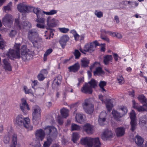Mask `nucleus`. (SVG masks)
I'll return each mask as SVG.
<instances>
[{
  "label": "nucleus",
  "instance_id": "nucleus-1",
  "mask_svg": "<svg viewBox=\"0 0 147 147\" xmlns=\"http://www.w3.org/2000/svg\"><path fill=\"white\" fill-rule=\"evenodd\" d=\"M13 122L20 127L24 126L28 131L33 130V127L30 125V119L28 117H24L22 115H19L14 119Z\"/></svg>",
  "mask_w": 147,
  "mask_h": 147
},
{
  "label": "nucleus",
  "instance_id": "nucleus-2",
  "mask_svg": "<svg viewBox=\"0 0 147 147\" xmlns=\"http://www.w3.org/2000/svg\"><path fill=\"white\" fill-rule=\"evenodd\" d=\"M81 143L83 145L87 144L86 147H92L93 144L94 147H100L101 144L98 138H88L86 137L81 140Z\"/></svg>",
  "mask_w": 147,
  "mask_h": 147
},
{
  "label": "nucleus",
  "instance_id": "nucleus-3",
  "mask_svg": "<svg viewBox=\"0 0 147 147\" xmlns=\"http://www.w3.org/2000/svg\"><path fill=\"white\" fill-rule=\"evenodd\" d=\"M38 37V34L37 30L34 29L29 30L28 32V38L32 43L34 47H36L38 45L37 39Z\"/></svg>",
  "mask_w": 147,
  "mask_h": 147
},
{
  "label": "nucleus",
  "instance_id": "nucleus-4",
  "mask_svg": "<svg viewBox=\"0 0 147 147\" xmlns=\"http://www.w3.org/2000/svg\"><path fill=\"white\" fill-rule=\"evenodd\" d=\"M21 57L23 60L26 61L30 59L32 57L33 52L28 49L26 47L23 45L21 49Z\"/></svg>",
  "mask_w": 147,
  "mask_h": 147
},
{
  "label": "nucleus",
  "instance_id": "nucleus-5",
  "mask_svg": "<svg viewBox=\"0 0 147 147\" xmlns=\"http://www.w3.org/2000/svg\"><path fill=\"white\" fill-rule=\"evenodd\" d=\"M41 110L40 107L37 105L34 106L32 108V120L33 123L37 122L40 120L41 117Z\"/></svg>",
  "mask_w": 147,
  "mask_h": 147
},
{
  "label": "nucleus",
  "instance_id": "nucleus-6",
  "mask_svg": "<svg viewBox=\"0 0 147 147\" xmlns=\"http://www.w3.org/2000/svg\"><path fill=\"white\" fill-rule=\"evenodd\" d=\"M32 6L27 5L24 2L20 3L18 5L17 9L20 12L23 14L28 13L32 10Z\"/></svg>",
  "mask_w": 147,
  "mask_h": 147
},
{
  "label": "nucleus",
  "instance_id": "nucleus-7",
  "mask_svg": "<svg viewBox=\"0 0 147 147\" xmlns=\"http://www.w3.org/2000/svg\"><path fill=\"white\" fill-rule=\"evenodd\" d=\"M6 55L11 59H19L21 58L20 51L18 50L9 49L6 54Z\"/></svg>",
  "mask_w": 147,
  "mask_h": 147
},
{
  "label": "nucleus",
  "instance_id": "nucleus-8",
  "mask_svg": "<svg viewBox=\"0 0 147 147\" xmlns=\"http://www.w3.org/2000/svg\"><path fill=\"white\" fill-rule=\"evenodd\" d=\"M20 100L21 102L19 104L20 109L23 113L26 114L27 113V111L30 110L29 105L25 98H22Z\"/></svg>",
  "mask_w": 147,
  "mask_h": 147
},
{
  "label": "nucleus",
  "instance_id": "nucleus-9",
  "mask_svg": "<svg viewBox=\"0 0 147 147\" xmlns=\"http://www.w3.org/2000/svg\"><path fill=\"white\" fill-rule=\"evenodd\" d=\"M99 99L101 101L102 103L106 104L107 110L110 111L113 107V104L111 102V100L109 99H106L105 100V97L102 95L98 96Z\"/></svg>",
  "mask_w": 147,
  "mask_h": 147
},
{
  "label": "nucleus",
  "instance_id": "nucleus-10",
  "mask_svg": "<svg viewBox=\"0 0 147 147\" xmlns=\"http://www.w3.org/2000/svg\"><path fill=\"white\" fill-rule=\"evenodd\" d=\"M2 21L3 23L4 26L9 27L13 24V16L10 14H7L3 17Z\"/></svg>",
  "mask_w": 147,
  "mask_h": 147
},
{
  "label": "nucleus",
  "instance_id": "nucleus-11",
  "mask_svg": "<svg viewBox=\"0 0 147 147\" xmlns=\"http://www.w3.org/2000/svg\"><path fill=\"white\" fill-rule=\"evenodd\" d=\"M92 44L91 42L88 43L85 45L83 49L80 48V50L84 54H85L86 52H87L92 53L95 49V46L93 45Z\"/></svg>",
  "mask_w": 147,
  "mask_h": 147
},
{
  "label": "nucleus",
  "instance_id": "nucleus-12",
  "mask_svg": "<svg viewBox=\"0 0 147 147\" xmlns=\"http://www.w3.org/2000/svg\"><path fill=\"white\" fill-rule=\"evenodd\" d=\"M83 108L85 112L89 114H91L93 111V106L90 104L88 99L85 100L84 103L83 105Z\"/></svg>",
  "mask_w": 147,
  "mask_h": 147
},
{
  "label": "nucleus",
  "instance_id": "nucleus-13",
  "mask_svg": "<svg viewBox=\"0 0 147 147\" xmlns=\"http://www.w3.org/2000/svg\"><path fill=\"white\" fill-rule=\"evenodd\" d=\"M47 134L51 137H56L57 134V129L53 126H47L45 128Z\"/></svg>",
  "mask_w": 147,
  "mask_h": 147
},
{
  "label": "nucleus",
  "instance_id": "nucleus-14",
  "mask_svg": "<svg viewBox=\"0 0 147 147\" xmlns=\"http://www.w3.org/2000/svg\"><path fill=\"white\" fill-rule=\"evenodd\" d=\"M69 38L67 35H63L61 37L59 42L62 49L65 48L67 42L69 41Z\"/></svg>",
  "mask_w": 147,
  "mask_h": 147
},
{
  "label": "nucleus",
  "instance_id": "nucleus-15",
  "mask_svg": "<svg viewBox=\"0 0 147 147\" xmlns=\"http://www.w3.org/2000/svg\"><path fill=\"white\" fill-rule=\"evenodd\" d=\"M45 133L42 129H40L36 131L35 135L36 138L38 140L42 141L45 136Z\"/></svg>",
  "mask_w": 147,
  "mask_h": 147
},
{
  "label": "nucleus",
  "instance_id": "nucleus-16",
  "mask_svg": "<svg viewBox=\"0 0 147 147\" xmlns=\"http://www.w3.org/2000/svg\"><path fill=\"white\" fill-rule=\"evenodd\" d=\"M81 91L86 94H92V90L87 83H85V85L82 87Z\"/></svg>",
  "mask_w": 147,
  "mask_h": 147
},
{
  "label": "nucleus",
  "instance_id": "nucleus-17",
  "mask_svg": "<svg viewBox=\"0 0 147 147\" xmlns=\"http://www.w3.org/2000/svg\"><path fill=\"white\" fill-rule=\"evenodd\" d=\"M93 127L90 124L87 123L83 127V130L89 134H92L93 132Z\"/></svg>",
  "mask_w": 147,
  "mask_h": 147
},
{
  "label": "nucleus",
  "instance_id": "nucleus-18",
  "mask_svg": "<svg viewBox=\"0 0 147 147\" xmlns=\"http://www.w3.org/2000/svg\"><path fill=\"white\" fill-rule=\"evenodd\" d=\"M113 137V134L111 131L106 129L102 133L101 136L102 139L104 140L107 138H111Z\"/></svg>",
  "mask_w": 147,
  "mask_h": 147
},
{
  "label": "nucleus",
  "instance_id": "nucleus-19",
  "mask_svg": "<svg viewBox=\"0 0 147 147\" xmlns=\"http://www.w3.org/2000/svg\"><path fill=\"white\" fill-rule=\"evenodd\" d=\"M106 115L107 113L105 112H102L100 113L98 119V122L99 124L101 126H103L104 125Z\"/></svg>",
  "mask_w": 147,
  "mask_h": 147
},
{
  "label": "nucleus",
  "instance_id": "nucleus-20",
  "mask_svg": "<svg viewBox=\"0 0 147 147\" xmlns=\"http://www.w3.org/2000/svg\"><path fill=\"white\" fill-rule=\"evenodd\" d=\"M80 65L78 62L75 63L74 65L69 66L68 67L69 71L70 72L76 73L79 69Z\"/></svg>",
  "mask_w": 147,
  "mask_h": 147
},
{
  "label": "nucleus",
  "instance_id": "nucleus-21",
  "mask_svg": "<svg viewBox=\"0 0 147 147\" xmlns=\"http://www.w3.org/2000/svg\"><path fill=\"white\" fill-rule=\"evenodd\" d=\"M47 24L49 27H53L57 26V22L54 18L51 19V17H49L47 19Z\"/></svg>",
  "mask_w": 147,
  "mask_h": 147
},
{
  "label": "nucleus",
  "instance_id": "nucleus-22",
  "mask_svg": "<svg viewBox=\"0 0 147 147\" xmlns=\"http://www.w3.org/2000/svg\"><path fill=\"white\" fill-rule=\"evenodd\" d=\"M112 114L114 119L118 121H120V118L123 116L121 113L115 110H113Z\"/></svg>",
  "mask_w": 147,
  "mask_h": 147
},
{
  "label": "nucleus",
  "instance_id": "nucleus-23",
  "mask_svg": "<svg viewBox=\"0 0 147 147\" xmlns=\"http://www.w3.org/2000/svg\"><path fill=\"white\" fill-rule=\"evenodd\" d=\"M85 116L82 114L77 113L75 117L76 121L78 123H82L84 121V117Z\"/></svg>",
  "mask_w": 147,
  "mask_h": 147
},
{
  "label": "nucleus",
  "instance_id": "nucleus-24",
  "mask_svg": "<svg viewBox=\"0 0 147 147\" xmlns=\"http://www.w3.org/2000/svg\"><path fill=\"white\" fill-rule=\"evenodd\" d=\"M33 7L31 11V12L33 11L34 13H35L37 16V17L39 16L43 17L44 16L45 14L43 12V11H42L40 10V8L38 7L35 8L32 6Z\"/></svg>",
  "mask_w": 147,
  "mask_h": 147
},
{
  "label": "nucleus",
  "instance_id": "nucleus-25",
  "mask_svg": "<svg viewBox=\"0 0 147 147\" xmlns=\"http://www.w3.org/2000/svg\"><path fill=\"white\" fill-rule=\"evenodd\" d=\"M115 131L117 136L118 137L123 136L125 133V129L123 127H117L115 129Z\"/></svg>",
  "mask_w": 147,
  "mask_h": 147
},
{
  "label": "nucleus",
  "instance_id": "nucleus-26",
  "mask_svg": "<svg viewBox=\"0 0 147 147\" xmlns=\"http://www.w3.org/2000/svg\"><path fill=\"white\" fill-rule=\"evenodd\" d=\"M9 61V59H3V62L4 65V69L9 71H11L12 70V68Z\"/></svg>",
  "mask_w": 147,
  "mask_h": 147
},
{
  "label": "nucleus",
  "instance_id": "nucleus-27",
  "mask_svg": "<svg viewBox=\"0 0 147 147\" xmlns=\"http://www.w3.org/2000/svg\"><path fill=\"white\" fill-rule=\"evenodd\" d=\"M113 57L111 55H107L103 57V62L105 65H108L110 62H112Z\"/></svg>",
  "mask_w": 147,
  "mask_h": 147
},
{
  "label": "nucleus",
  "instance_id": "nucleus-28",
  "mask_svg": "<svg viewBox=\"0 0 147 147\" xmlns=\"http://www.w3.org/2000/svg\"><path fill=\"white\" fill-rule=\"evenodd\" d=\"M60 111L61 115L63 118H66L68 116L69 112L68 109L63 108L60 110Z\"/></svg>",
  "mask_w": 147,
  "mask_h": 147
},
{
  "label": "nucleus",
  "instance_id": "nucleus-29",
  "mask_svg": "<svg viewBox=\"0 0 147 147\" xmlns=\"http://www.w3.org/2000/svg\"><path fill=\"white\" fill-rule=\"evenodd\" d=\"M17 136L14 134L12 137V141L10 145V147H16L17 144Z\"/></svg>",
  "mask_w": 147,
  "mask_h": 147
},
{
  "label": "nucleus",
  "instance_id": "nucleus-30",
  "mask_svg": "<svg viewBox=\"0 0 147 147\" xmlns=\"http://www.w3.org/2000/svg\"><path fill=\"white\" fill-rule=\"evenodd\" d=\"M135 142L138 145L141 146L143 144L144 140L141 136L137 135L136 137Z\"/></svg>",
  "mask_w": 147,
  "mask_h": 147
},
{
  "label": "nucleus",
  "instance_id": "nucleus-31",
  "mask_svg": "<svg viewBox=\"0 0 147 147\" xmlns=\"http://www.w3.org/2000/svg\"><path fill=\"white\" fill-rule=\"evenodd\" d=\"M98 82L94 79H91L90 81H89L87 84L90 86V87L92 88H95L97 86Z\"/></svg>",
  "mask_w": 147,
  "mask_h": 147
},
{
  "label": "nucleus",
  "instance_id": "nucleus-32",
  "mask_svg": "<svg viewBox=\"0 0 147 147\" xmlns=\"http://www.w3.org/2000/svg\"><path fill=\"white\" fill-rule=\"evenodd\" d=\"M62 77L61 75H58L53 80V83L57 86L59 85L61 83Z\"/></svg>",
  "mask_w": 147,
  "mask_h": 147
},
{
  "label": "nucleus",
  "instance_id": "nucleus-33",
  "mask_svg": "<svg viewBox=\"0 0 147 147\" xmlns=\"http://www.w3.org/2000/svg\"><path fill=\"white\" fill-rule=\"evenodd\" d=\"M53 141L52 138L49 136L47 139L46 141L44 142L43 146L44 147H49Z\"/></svg>",
  "mask_w": 147,
  "mask_h": 147
},
{
  "label": "nucleus",
  "instance_id": "nucleus-34",
  "mask_svg": "<svg viewBox=\"0 0 147 147\" xmlns=\"http://www.w3.org/2000/svg\"><path fill=\"white\" fill-rule=\"evenodd\" d=\"M89 60L86 58H84L81 60L82 65L84 67H87L88 66L89 63Z\"/></svg>",
  "mask_w": 147,
  "mask_h": 147
},
{
  "label": "nucleus",
  "instance_id": "nucleus-35",
  "mask_svg": "<svg viewBox=\"0 0 147 147\" xmlns=\"http://www.w3.org/2000/svg\"><path fill=\"white\" fill-rule=\"evenodd\" d=\"M107 85V82L105 81H100L99 82V86L100 88V90L101 92H105L106 90L104 88V87Z\"/></svg>",
  "mask_w": 147,
  "mask_h": 147
},
{
  "label": "nucleus",
  "instance_id": "nucleus-36",
  "mask_svg": "<svg viewBox=\"0 0 147 147\" xmlns=\"http://www.w3.org/2000/svg\"><path fill=\"white\" fill-rule=\"evenodd\" d=\"M119 110L122 111L121 113L123 116L125 115L128 112V110L127 107L123 105L120 107Z\"/></svg>",
  "mask_w": 147,
  "mask_h": 147
},
{
  "label": "nucleus",
  "instance_id": "nucleus-37",
  "mask_svg": "<svg viewBox=\"0 0 147 147\" xmlns=\"http://www.w3.org/2000/svg\"><path fill=\"white\" fill-rule=\"evenodd\" d=\"M103 72L102 68L100 67H98L96 68L95 71L94 72V76H96L102 74Z\"/></svg>",
  "mask_w": 147,
  "mask_h": 147
},
{
  "label": "nucleus",
  "instance_id": "nucleus-38",
  "mask_svg": "<svg viewBox=\"0 0 147 147\" xmlns=\"http://www.w3.org/2000/svg\"><path fill=\"white\" fill-rule=\"evenodd\" d=\"M53 51V50L52 49H49L46 51L44 55L43 60L44 61H46L47 60V56L51 53Z\"/></svg>",
  "mask_w": 147,
  "mask_h": 147
},
{
  "label": "nucleus",
  "instance_id": "nucleus-39",
  "mask_svg": "<svg viewBox=\"0 0 147 147\" xmlns=\"http://www.w3.org/2000/svg\"><path fill=\"white\" fill-rule=\"evenodd\" d=\"M130 117L131 119V121H136V114L133 110H132L130 113Z\"/></svg>",
  "mask_w": 147,
  "mask_h": 147
},
{
  "label": "nucleus",
  "instance_id": "nucleus-40",
  "mask_svg": "<svg viewBox=\"0 0 147 147\" xmlns=\"http://www.w3.org/2000/svg\"><path fill=\"white\" fill-rule=\"evenodd\" d=\"M79 137V134L77 133H74L73 134L72 140L74 143H76V141Z\"/></svg>",
  "mask_w": 147,
  "mask_h": 147
},
{
  "label": "nucleus",
  "instance_id": "nucleus-41",
  "mask_svg": "<svg viewBox=\"0 0 147 147\" xmlns=\"http://www.w3.org/2000/svg\"><path fill=\"white\" fill-rule=\"evenodd\" d=\"M131 130L133 131L136 129L137 125L136 121H131Z\"/></svg>",
  "mask_w": 147,
  "mask_h": 147
},
{
  "label": "nucleus",
  "instance_id": "nucleus-42",
  "mask_svg": "<svg viewBox=\"0 0 147 147\" xmlns=\"http://www.w3.org/2000/svg\"><path fill=\"white\" fill-rule=\"evenodd\" d=\"M73 54L75 56V59H79L81 55V53L78 49H75Z\"/></svg>",
  "mask_w": 147,
  "mask_h": 147
},
{
  "label": "nucleus",
  "instance_id": "nucleus-43",
  "mask_svg": "<svg viewBox=\"0 0 147 147\" xmlns=\"http://www.w3.org/2000/svg\"><path fill=\"white\" fill-rule=\"evenodd\" d=\"M80 127L77 125L72 123L71 125V130L72 131L80 130Z\"/></svg>",
  "mask_w": 147,
  "mask_h": 147
},
{
  "label": "nucleus",
  "instance_id": "nucleus-44",
  "mask_svg": "<svg viewBox=\"0 0 147 147\" xmlns=\"http://www.w3.org/2000/svg\"><path fill=\"white\" fill-rule=\"evenodd\" d=\"M146 99L143 94L139 95L138 97V100L142 103L144 102Z\"/></svg>",
  "mask_w": 147,
  "mask_h": 147
},
{
  "label": "nucleus",
  "instance_id": "nucleus-45",
  "mask_svg": "<svg viewBox=\"0 0 147 147\" xmlns=\"http://www.w3.org/2000/svg\"><path fill=\"white\" fill-rule=\"evenodd\" d=\"M23 90L26 94H32L33 91L31 89H28L26 86H24L23 88Z\"/></svg>",
  "mask_w": 147,
  "mask_h": 147
},
{
  "label": "nucleus",
  "instance_id": "nucleus-46",
  "mask_svg": "<svg viewBox=\"0 0 147 147\" xmlns=\"http://www.w3.org/2000/svg\"><path fill=\"white\" fill-rule=\"evenodd\" d=\"M117 80L118 82L120 85L122 84L124 82V80L123 77L122 76H118L117 77Z\"/></svg>",
  "mask_w": 147,
  "mask_h": 147
},
{
  "label": "nucleus",
  "instance_id": "nucleus-47",
  "mask_svg": "<svg viewBox=\"0 0 147 147\" xmlns=\"http://www.w3.org/2000/svg\"><path fill=\"white\" fill-rule=\"evenodd\" d=\"M43 12L45 14L47 15H52L57 13V11L55 10H52L49 12H45L43 11Z\"/></svg>",
  "mask_w": 147,
  "mask_h": 147
},
{
  "label": "nucleus",
  "instance_id": "nucleus-48",
  "mask_svg": "<svg viewBox=\"0 0 147 147\" xmlns=\"http://www.w3.org/2000/svg\"><path fill=\"white\" fill-rule=\"evenodd\" d=\"M94 14L97 18H100L103 16V13L101 11H98L96 10L94 12Z\"/></svg>",
  "mask_w": 147,
  "mask_h": 147
},
{
  "label": "nucleus",
  "instance_id": "nucleus-49",
  "mask_svg": "<svg viewBox=\"0 0 147 147\" xmlns=\"http://www.w3.org/2000/svg\"><path fill=\"white\" fill-rule=\"evenodd\" d=\"M40 16H39L37 17V18L36 19V21L37 22L40 23H41L44 24L45 23V19L42 18H40Z\"/></svg>",
  "mask_w": 147,
  "mask_h": 147
},
{
  "label": "nucleus",
  "instance_id": "nucleus-50",
  "mask_svg": "<svg viewBox=\"0 0 147 147\" xmlns=\"http://www.w3.org/2000/svg\"><path fill=\"white\" fill-rule=\"evenodd\" d=\"M147 109V107L144 104L142 106H139V107L138 111L139 112L143 111H146Z\"/></svg>",
  "mask_w": 147,
  "mask_h": 147
},
{
  "label": "nucleus",
  "instance_id": "nucleus-51",
  "mask_svg": "<svg viewBox=\"0 0 147 147\" xmlns=\"http://www.w3.org/2000/svg\"><path fill=\"white\" fill-rule=\"evenodd\" d=\"M59 29L60 32L64 33H67L69 30V28H59Z\"/></svg>",
  "mask_w": 147,
  "mask_h": 147
},
{
  "label": "nucleus",
  "instance_id": "nucleus-52",
  "mask_svg": "<svg viewBox=\"0 0 147 147\" xmlns=\"http://www.w3.org/2000/svg\"><path fill=\"white\" fill-rule=\"evenodd\" d=\"M37 78L38 80L40 81H43L46 77L44 76L41 73L39 74L37 76Z\"/></svg>",
  "mask_w": 147,
  "mask_h": 147
},
{
  "label": "nucleus",
  "instance_id": "nucleus-53",
  "mask_svg": "<svg viewBox=\"0 0 147 147\" xmlns=\"http://www.w3.org/2000/svg\"><path fill=\"white\" fill-rule=\"evenodd\" d=\"M12 3L11 2H10L7 6L4 7V10L5 11H9L11 7L12 6Z\"/></svg>",
  "mask_w": 147,
  "mask_h": 147
},
{
  "label": "nucleus",
  "instance_id": "nucleus-54",
  "mask_svg": "<svg viewBox=\"0 0 147 147\" xmlns=\"http://www.w3.org/2000/svg\"><path fill=\"white\" fill-rule=\"evenodd\" d=\"M132 102L133 108L138 110L139 106L138 104L136 103L134 100H133Z\"/></svg>",
  "mask_w": 147,
  "mask_h": 147
},
{
  "label": "nucleus",
  "instance_id": "nucleus-55",
  "mask_svg": "<svg viewBox=\"0 0 147 147\" xmlns=\"http://www.w3.org/2000/svg\"><path fill=\"white\" fill-rule=\"evenodd\" d=\"M40 73L46 77L48 74V71L46 69H43L40 71Z\"/></svg>",
  "mask_w": 147,
  "mask_h": 147
},
{
  "label": "nucleus",
  "instance_id": "nucleus-56",
  "mask_svg": "<svg viewBox=\"0 0 147 147\" xmlns=\"http://www.w3.org/2000/svg\"><path fill=\"white\" fill-rule=\"evenodd\" d=\"M103 32L106 34H108L109 35L114 36H115V33L112 32L111 31H106L105 30H104Z\"/></svg>",
  "mask_w": 147,
  "mask_h": 147
},
{
  "label": "nucleus",
  "instance_id": "nucleus-57",
  "mask_svg": "<svg viewBox=\"0 0 147 147\" xmlns=\"http://www.w3.org/2000/svg\"><path fill=\"white\" fill-rule=\"evenodd\" d=\"M57 122L60 125H61L63 123V121L62 119L60 116H58L57 118Z\"/></svg>",
  "mask_w": 147,
  "mask_h": 147
},
{
  "label": "nucleus",
  "instance_id": "nucleus-58",
  "mask_svg": "<svg viewBox=\"0 0 147 147\" xmlns=\"http://www.w3.org/2000/svg\"><path fill=\"white\" fill-rule=\"evenodd\" d=\"M16 31L15 30H11L10 33V36L11 37H13L16 34Z\"/></svg>",
  "mask_w": 147,
  "mask_h": 147
},
{
  "label": "nucleus",
  "instance_id": "nucleus-59",
  "mask_svg": "<svg viewBox=\"0 0 147 147\" xmlns=\"http://www.w3.org/2000/svg\"><path fill=\"white\" fill-rule=\"evenodd\" d=\"M10 140V138L9 136L5 137L4 138L3 141L5 144H7L9 143Z\"/></svg>",
  "mask_w": 147,
  "mask_h": 147
},
{
  "label": "nucleus",
  "instance_id": "nucleus-60",
  "mask_svg": "<svg viewBox=\"0 0 147 147\" xmlns=\"http://www.w3.org/2000/svg\"><path fill=\"white\" fill-rule=\"evenodd\" d=\"M5 44V42L3 40L0 41V49H3Z\"/></svg>",
  "mask_w": 147,
  "mask_h": 147
},
{
  "label": "nucleus",
  "instance_id": "nucleus-61",
  "mask_svg": "<svg viewBox=\"0 0 147 147\" xmlns=\"http://www.w3.org/2000/svg\"><path fill=\"white\" fill-rule=\"evenodd\" d=\"M91 43L93 44H92L93 45L95 46V48L97 46H100L101 44L99 43L96 40H95V41H93V42H91Z\"/></svg>",
  "mask_w": 147,
  "mask_h": 147
},
{
  "label": "nucleus",
  "instance_id": "nucleus-62",
  "mask_svg": "<svg viewBox=\"0 0 147 147\" xmlns=\"http://www.w3.org/2000/svg\"><path fill=\"white\" fill-rule=\"evenodd\" d=\"M38 82L37 80H34L32 81L31 85L32 88H34V87L37 85Z\"/></svg>",
  "mask_w": 147,
  "mask_h": 147
},
{
  "label": "nucleus",
  "instance_id": "nucleus-63",
  "mask_svg": "<svg viewBox=\"0 0 147 147\" xmlns=\"http://www.w3.org/2000/svg\"><path fill=\"white\" fill-rule=\"evenodd\" d=\"M100 38L104 40L107 42H109V38L107 36H103L102 34L101 35Z\"/></svg>",
  "mask_w": 147,
  "mask_h": 147
},
{
  "label": "nucleus",
  "instance_id": "nucleus-64",
  "mask_svg": "<svg viewBox=\"0 0 147 147\" xmlns=\"http://www.w3.org/2000/svg\"><path fill=\"white\" fill-rule=\"evenodd\" d=\"M138 5V3L136 1L132 2L131 4V7H135L137 6Z\"/></svg>",
  "mask_w": 147,
  "mask_h": 147
}]
</instances>
